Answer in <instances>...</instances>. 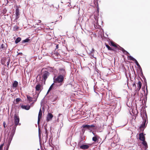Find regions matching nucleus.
Returning a JSON list of instances; mask_svg holds the SVG:
<instances>
[{"mask_svg": "<svg viewBox=\"0 0 150 150\" xmlns=\"http://www.w3.org/2000/svg\"><path fill=\"white\" fill-rule=\"evenodd\" d=\"M64 78L62 76L59 75L56 77H54L53 80L55 86L58 87L62 86L64 83Z\"/></svg>", "mask_w": 150, "mask_h": 150, "instance_id": "obj_1", "label": "nucleus"}, {"mask_svg": "<svg viewBox=\"0 0 150 150\" xmlns=\"http://www.w3.org/2000/svg\"><path fill=\"white\" fill-rule=\"evenodd\" d=\"M14 125L12 127V129L11 132L15 133L17 126L18 125H21V123H19V116L16 114H14Z\"/></svg>", "mask_w": 150, "mask_h": 150, "instance_id": "obj_2", "label": "nucleus"}, {"mask_svg": "<svg viewBox=\"0 0 150 150\" xmlns=\"http://www.w3.org/2000/svg\"><path fill=\"white\" fill-rule=\"evenodd\" d=\"M142 86V83L140 81H139L137 83V88L136 86L135 83L133 84V87L135 89V93L134 95V96L136 95L137 93L138 94L139 91L140 90Z\"/></svg>", "mask_w": 150, "mask_h": 150, "instance_id": "obj_3", "label": "nucleus"}, {"mask_svg": "<svg viewBox=\"0 0 150 150\" xmlns=\"http://www.w3.org/2000/svg\"><path fill=\"white\" fill-rule=\"evenodd\" d=\"M14 134V133L11 132V134L9 137L8 141L7 143V146L6 148L8 149L11 141L13 137Z\"/></svg>", "mask_w": 150, "mask_h": 150, "instance_id": "obj_4", "label": "nucleus"}, {"mask_svg": "<svg viewBox=\"0 0 150 150\" xmlns=\"http://www.w3.org/2000/svg\"><path fill=\"white\" fill-rule=\"evenodd\" d=\"M66 74V72L65 69H63L62 68L59 69V75H61L64 77L65 76Z\"/></svg>", "mask_w": 150, "mask_h": 150, "instance_id": "obj_5", "label": "nucleus"}, {"mask_svg": "<svg viewBox=\"0 0 150 150\" xmlns=\"http://www.w3.org/2000/svg\"><path fill=\"white\" fill-rule=\"evenodd\" d=\"M49 75V73L47 71H45L43 72L42 76L45 81L46 80Z\"/></svg>", "mask_w": 150, "mask_h": 150, "instance_id": "obj_6", "label": "nucleus"}, {"mask_svg": "<svg viewBox=\"0 0 150 150\" xmlns=\"http://www.w3.org/2000/svg\"><path fill=\"white\" fill-rule=\"evenodd\" d=\"M53 117V115L51 113H48L47 117L46 120L48 122L51 120Z\"/></svg>", "mask_w": 150, "mask_h": 150, "instance_id": "obj_7", "label": "nucleus"}, {"mask_svg": "<svg viewBox=\"0 0 150 150\" xmlns=\"http://www.w3.org/2000/svg\"><path fill=\"white\" fill-rule=\"evenodd\" d=\"M42 111H41V109H40V111H39V114H38V124H39V122L40 121V119L42 117Z\"/></svg>", "mask_w": 150, "mask_h": 150, "instance_id": "obj_8", "label": "nucleus"}, {"mask_svg": "<svg viewBox=\"0 0 150 150\" xmlns=\"http://www.w3.org/2000/svg\"><path fill=\"white\" fill-rule=\"evenodd\" d=\"M16 18L18 19L19 17V10L18 8L16 9L15 11Z\"/></svg>", "mask_w": 150, "mask_h": 150, "instance_id": "obj_9", "label": "nucleus"}, {"mask_svg": "<svg viewBox=\"0 0 150 150\" xmlns=\"http://www.w3.org/2000/svg\"><path fill=\"white\" fill-rule=\"evenodd\" d=\"M139 139L142 141L145 140V137L143 133H142L139 134Z\"/></svg>", "mask_w": 150, "mask_h": 150, "instance_id": "obj_10", "label": "nucleus"}, {"mask_svg": "<svg viewBox=\"0 0 150 150\" xmlns=\"http://www.w3.org/2000/svg\"><path fill=\"white\" fill-rule=\"evenodd\" d=\"M146 120H145L143 122L141 125L139 127V128L141 130H142V128H144L146 127Z\"/></svg>", "mask_w": 150, "mask_h": 150, "instance_id": "obj_11", "label": "nucleus"}, {"mask_svg": "<svg viewBox=\"0 0 150 150\" xmlns=\"http://www.w3.org/2000/svg\"><path fill=\"white\" fill-rule=\"evenodd\" d=\"M93 134H94L95 136L93 137L92 140L93 141L96 142L98 140V137L96 135H95V134L93 132Z\"/></svg>", "mask_w": 150, "mask_h": 150, "instance_id": "obj_12", "label": "nucleus"}, {"mask_svg": "<svg viewBox=\"0 0 150 150\" xmlns=\"http://www.w3.org/2000/svg\"><path fill=\"white\" fill-rule=\"evenodd\" d=\"M89 148V146L87 145H83L81 146H80V149H88Z\"/></svg>", "mask_w": 150, "mask_h": 150, "instance_id": "obj_13", "label": "nucleus"}, {"mask_svg": "<svg viewBox=\"0 0 150 150\" xmlns=\"http://www.w3.org/2000/svg\"><path fill=\"white\" fill-rule=\"evenodd\" d=\"M52 99L51 100L52 101H56L58 98V96L55 94H54L52 96Z\"/></svg>", "mask_w": 150, "mask_h": 150, "instance_id": "obj_14", "label": "nucleus"}, {"mask_svg": "<svg viewBox=\"0 0 150 150\" xmlns=\"http://www.w3.org/2000/svg\"><path fill=\"white\" fill-rule=\"evenodd\" d=\"M21 108L23 109L29 110L30 108V106L22 105L21 106Z\"/></svg>", "mask_w": 150, "mask_h": 150, "instance_id": "obj_15", "label": "nucleus"}, {"mask_svg": "<svg viewBox=\"0 0 150 150\" xmlns=\"http://www.w3.org/2000/svg\"><path fill=\"white\" fill-rule=\"evenodd\" d=\"M41 86L40 84L37 85L35 87L36 90L37 91H39L40 90L41 88Z\"/></svg>", "mask_w": 150, "mask_h": 150, "instance_id": "obj_16", "label": "nucleus"}, {"mask_svg": "<svg viewBox=\"0 0 150 150\" xmlns=\"http://www.w3.org/2000/svg\"><path fill=\"white\" fill-rule=\"evenodd\" d=\"M18 84V82L16 81H14L13 84V88H16Z\"/></svg>", "mask_w": 150, "mask_h": 150, "instance_id": "obj_17", "label": "nucleus"}, {"mask_svg": "<svg viewBox=\"0 0 150 150\" xmlns=\"http://www.w3.org/2000/svg\"><path fill=\"white\" fill-rule=\"evenodd\" d=\"M142 141V144L145 146V149H146L148 148V146L146 142L145 141V140H144V141Z\"/></svg>", "mask_w": 150, "mask_h": 150, "instance_id": "obj_18", "label": "nucleus"}, {"mask_svg": "<svg viewBox=\"0 0 150 150\" xmlns=\"http://www.w3.org/2000/svg\"><path fill=\"white\" fill-rule=\"evenodd\" d=\"M39 93H38L37 94H36V93L35 94V95H33V98L35 99V100H34V102H36L37 101V98L39 96Z\"/></svg>", "mask_w": 150, "mask_h": 150, "instance_id": "obj_19", "label": "nucleus"}, {"mask_svg": "<svg viewBox=\"0 0 150 150\" xmlns=\"http://www.w3.org/2000/svg\"><path fill=\"white\" fill-rule=\"evenodd\" d=\"M5 62H6V63H7V66H8V65H9V63H10V58L9 57H7V58H6L5 59Z\"/></svg>", "mask_w": 150, "mask_h": 150, "instance_id": "obj_20", "label": "nucleus"}, {"mask_svg": "<svg viewBox=\"0 0 150 150\" xmlns=\"http://www.w3.org/2000/svg\"><path fill=\"white\" fill-rule=\"evenodd\" d=\"M27 97L28 100L30 102L33 101V100H32L33 98L31 97L30 96L27 95Z\"/></svg>", "mask_w": 150, "mask_h": 150, "instance_id": "obj_21", "label": "nucleus"}, {"mask_svg": "<svg viewBox=\"0 0 150 150\" xmlns=\"http://www.w3.org/2000/svg\"><path fill=\"white\" fill-rule=\"evenodd\" d=\"M81 128H86L87 129H89V125H83L82 127H81Z\"/></svg>", "mask_w": 150, "mask_h": 150, "instance_id": "obj_22", "label": "nucleus"}, {"mask_svg": "<svg viewBox=\"0 0 150 150\" xmlns=\"http://www.w3.org/2000/svg\"><path fill=\"white\" fill-rule=\"evenodd\" d=\"M88 53L90 54H91L94 53V50L93 48H91L90 50H89Z\"/></svg>", "mask_w": 150, "mask_h": 150, "instance_id": "obj_23", "label": "nucleus"}, {"mask_svg": "<svg viewBox=\"0 0 150 150\" xmlns=\"http://www.w3.org/2000/svg\"><path fill=\"white\" fill-rule=\"evenodd\" d=\"M21 40V38H20L18 37V38L16 39L15 41V42L17 44L20 42Z\"/></svg>", "mask_w": 150, "mask_h": 150, "instance_id": "obj_24", "label": "nucleus"}, {"mask_svg": "<svg viewBox=\"0 0 150 150\" xmlns=\"http://www.w3.org/2000/svg\"><path fill=\"white\" fill-rule=\"evenodd\" d=\"M53 85H55V84H54V83H53L50 86V87L49 88V90H48V91H47V93H48V92H50V91L51 90V89L53 87Z\"/></svg>", "mask_w": 150, "mask_h": 150, "instance_id": "obj_25", "label": "nucleus"}, {"mask_svg": "<svg viewBox=\"0 0 150 150\" xmlns=\"http://www.w3.org/2000/svg\"><path fill=\"white\" fill-rule=\"evenodd\" d=\"M29 40H30L28 38H27L26 39L22 40V43H24L25 42H29Z\"/></svg>", "mask_w": 150, "mask_h": 150, "instance_id": "obj_26", "label": "nucleus"}, {"mask_svg": "<svg viewBox=\"0 0 150 150\" xmlns=\"http://www.w3.org/2000/svg\"><path fill=\"white\" fill-rule=\"evenodd\" d=\"M95 127H96V129L97 127H96V125L93 124L91 125H89V129H91Z\"/></svg>", "mask_w": 150, "mask_h": 150, "instance_id": "obj_27", "label": "nucleus"}, {"mask_svg": "<svg viewBox=\"0 0 150 150\" xmlns=\"http://www.w3.org/2000/svg\"><path fill=\"white\" fill-rule=\"evenodd\" d=\"M128 57L130 60H132L134 61L136 60L134 58L131 56H129Z\"/></svg>", "mask_w": 150, "mask_h": 150, "instance_id": "obj_28", "label": "nucleus"}, {"mask_svg": "<svg viewBox=\"0 0 150 150\" xmlns=\"http://www.w3.org/2000/svg\"><path fill=\"white\" fill-rule=\"evenodd\" d=\"M106 47L108 48V49L109 50H112L113 49H112L108 45H105Z\"/></svg>", "mask_w": 150, "mask_h": 150, "instance_id": "obj_29", "label": "nucleus"}, {"mask_svg": "<svg viewBox=\"0 0 150 150\" xmlns=\"http://www.w3.org/2000/svg\"><path fill=\"white\" fill-rule=\"evenodd\" d=\"M45 134H46V137L47 138L48 137L47 130L46 128H45Z\"/></svg>", "mask_w": 150, "mask_h": 150, "instance_id": "obj_30", "label": "nucleus"}, {"mask_svg": "<svg viewBox=\"0 0 150 150\" xmlns=\"http://www.w3.org/2000/svg\"><path fill=\"white\" fill-rule=\"evenodd\" d=\"M134 62H135V63L137 64V66L138 67H140V65H139V63H138V62H137V60L136 59L134 61Z\"/></svg>", "mask_w": 150, "mask_h": 150, "instance_id": "obj_31", "label": "nucleus"}, {"mask_svg": "<svg viewBox=\"0 0 150 150\" xmlns=\"http://www.w3.org/2000/svg\"><path fill=\"white\" fill-rule=\"evenodd\" d=\"M21 100V98H17L16 99V102L17 103L18 102Z\"/></svg>", "mask_w": 150, "mask_h": 150, "instance_id": "obj_32", "label": "nucleus"}, {"mask_svg": "<svg viewBox=\"0 0 150 150\" xmlns=\"http://www.w3.org/2000/svg\"><path fill=\"white\" fill-rule=\"evenodd\" d=\"M3 126L5 128L7 127V125H6V122L5 121L3 122Z\"/></svg>", "mask_w": 150, "mask_h": 150, "instance_id": "obj_33", "label": "nucleus"}, {"mask_svg": "<svg viewBox=\"0 0 150 150\" xmlns=\"http://www.w3.org/2000/svg\"><path fill=\"white\" fill-rule=\"evenodd\" d=\"M4 144H2L0 146V150H2Z\"/></svg>", "mask_w": 150, "mask_h": 150, "instance_id": "obj_34", "label": "nucleus"}, {"mask_svg": "<svg viewBox=\"0 0 150 150\" xmlns=\"http://www.w3.org/2000/svg\"><path fill=\"white\" fill-rule=\"evenodd\" d=\"M1 47L2 49L5 48H6V45H4V44H2L1 45Z\"/></svg>", "mask_w": 150, "mask_h": 150, "instance_id": "obj_35", "label": "nucleus"}, {"mask_svg": "<svg viewBox=\"0 0 150 150\" xmlns=\"http://www.w3.org/2000/svg\"><path fill=\"white\" fill-rule=\"evenodd\" d=\"M120 50L125 53V50L123 48L120 47Z\"/></svg>", "mask_w": 150, "mask_h": 150, "instance_id": "obj_36", "label": "nucleus"}, {"mask_svg": "<svg viewBox=\"0 0 150 150\" xmlns=\"http://www.w3.org/2000/svg\"><path fill=\"white\" fill-rule=\"evenodd\" d=\"M111 45L113 46L114 47H116V45L114 43H113V42H111Z\"/></svg>", "mask_w": 150, "mask_h": 150, "instance_id": "obj_37", "label": "nucleus"}, {"mask_svg": "<svg viewBox=\"0 0 150 150\" xmlns=\"http://www.w3.org/2000/svg\"><path fill=\"white\" fill-rule=\"evenodd\" d=\"M84 128H83L82 129V133L83 134L85 132V129H84Z\"/></svg>", "mask_w": 150, "mask_h": 150, "instance_id": "obj_38", "label": "nucleus"}, {"mask_svg": "<svg viewBox=\"0 0 150 150\" xmlns=\"http://www.w3.org/2000/svg\"><path fill=\"white\" fill-rule=\"evenodd\" d=\"M94 3L95 5H96V4H98V2L97 1H94Z\"/></svg>", "mask_w": 150, "mask_h": 150, "instance_id": "obj_39", "label": "nucleus"}, {"mask_svg": "<svg viewBox=\"0 0 150 150\" xmlns=\"http://www.w3.org/2000/svg\"><path fill=\"white\" fill-rule=\"evenodd\" d=\"M125 54H129V53L127 52V51H126L125 50Z\"/></svg>", "mask_w": 150, "mask_h": 150, "instance_id": "obj_40", "label": "nucleus"}, {"mask_svg": "<svg viewBox=\"0 0 150 150\" xmlns=\"http://www.w3.org/2000/svg\"><path fill=\"white\" fill-rule=\"evenodd\" d=\"M6 12V9H4L3 10V12L4 13H5Z\"/></svg>", "mask_w": 150, "mask_h": 150, "instance_id": "obj_41", "label": "nucleus"}, {"mask_svg": "<svg viewBox=\"0 0 150 150\" xmlns=\"http://www.w3.org/2000/svg\"><path fill=\"white\" fill-rule=\"evenodd\" d=\"M38 23H40L41 22V21L40 20H39L38 21Z\"/></svg>", "mask_w": 150, "mask_h": 150, "instance_id": "obj_42", "label": "nucleus"}, {"mask_svg": "<svg viewBox=\"0 0 150 150\" xmlns=\"http://www.w3.org/2000/svg\"><path fill=\"white\" fill-rule=\"evenodd\" d=\"M58 45H57L56 46V49H58Z\"/></svg>", "mask_w": 150, "mask_h": 150, "instance_id": "obj_43", "label": "nucleus"}, {"mask_svg": "<svg viewBox=\"0 0 150 150\" xmlns=\"http://www.w3.org/2000/svg\"><path fill=\"white\" fill-rule=\"evenodd\" d=\"M8 3V0H7V3Z\"/></svg>", "mask_w": 150, "mask_h": 150, "instance_id": "obj_44", "label": "nucleus"}, {"mask_svg": "<svg viewBox=\"0 0 150 150\" xmlns=\"http://www.w3.org/2000/svg\"><path fill=\"white\" fill-rule=\"evenodd\" d=\"M8 148H6V150H8Z\"/></svg>", "mask_w": 150, "mask_h": 150, "instance_id": "obj_45", "label": "nucleus"}, {"mask_svg": "<svg viewBox=\"0 0 150 150\" xmlns=\"http://www.w3.org/2000/svg\"><path fill=\"white\" fill-rule=\"evenodd\" d=\"M84 139L83 138L82 139V140H84Z\"/></svg>", "mask_w": 150, "mask_h": 150, "instance_id": "obj_46", "label": "nucleus"}, {"mask_svg": "<svg viewBox=\"0 0 150 150\" xmlns=\"http://www.w3.org/2000/svg\"><path fill=\"white\" fill-rule=\"evenodd\" d=\"M146 89L147 90V87L146 88Z\"/></svg>", "mask_w": 150, "mask_h": 150, "instance_id": "obj_47", "label": "nucleus"}]
</instances>
